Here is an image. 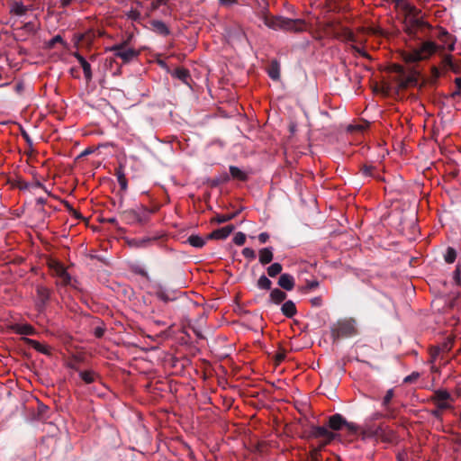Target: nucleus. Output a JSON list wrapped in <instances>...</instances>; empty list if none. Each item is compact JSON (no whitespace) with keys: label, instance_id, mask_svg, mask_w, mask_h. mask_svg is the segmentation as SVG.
I'll list each match as a JSON object with an SVG mask.
<instances>
[{"label":"nucleus","instance_id":"58","mask_svg":"<svg viewBox=\"0 0 461 461\" xmlns=\"http://www.w3.org/2000/svg\"><path fill=\"white\" fill-rule=\"evenodd\" d=\"M70 214H71L72 216H74L75 218H77V219H80V218H82V216H81L80 212H77V210H75L73 207H71V212H70Z\"/></svg>","mask_w":461,"mask_h":461},{"label":"nucleus","instance_id":"16","mask_svg":"<svg viewBox=\"0 0 461 461\" xmlns=\"http://www.w3.org/2000/svg\"><path fill=\"white\" fill-rule=\"evenodd\" d=\"M281 312L286 318H293L297 313L295 303L291 300L285 301L281 307Z\"/></svg>","mask_w":461,"mask_h":461},{"label":"nucleus","instance_id":"7","mask_svg":"<svg viewBox=\"0 0 461 461\" xmlns=\"http://www.w3.org/2000/svg\"><path fill=\"white\" fill-rule=\"evenodd\" d=\"M329 427L332 430H340L345 427L351 434H357L359 429V427L356 423L347 421L339 413L333 414L329 418Z\"/></svg>","mask_w":461,"mask_h":461},{"label":"nucleus","instance_id":"41","mask_svg":"<svg viewBox=\"0 0 461 461\" xmlns=\"http://www.w3.org/2000/svg\"><path fill=\"white\" fill-rule=\"evenodd\" d=\"M61 283L63 285H68L71 282V276L68 273V271H61Z\"/></svg>","mask_w":461,"mask_h":461},{"label":"nucleus","instance_id":"39","mask_svg":"<svg viewBox=\"0 0 461 461\" xmlns=\"http://www.w3.org/2000/svg\"><path fill=\"white\" fill-rule=\"evenodd\" d=\"M57 43H61V44L65 45V42H64V41H63L62 37H61L59 34L56 35V36H55V37H53L50 41H49V42H48V44H47V45H48V47H49L50 49H52V48H54V47H55V45H56Z\"/></svg>","mask_w":461,"mask_h":461},{"label":"nucleus","instance_id":"57","mask_svg":"<svg viewBox=\"0 0 461 461\" xmlns=\"http://www.w3.org/2000/svg\"><path fill=\"white\" fill-rule=\"evenodd\" d=\"M285 352H279L276 356V359L278 363L282 362L285 359Z\"/></svg>","mask_w":461,"mask_h":461},{"label":"nucleus","instance_id":"48","mask_svg":"<svg viewBox=\"0 0 461 461\" xmlns=\"http://www.w3.org/2000/svg\"><path fill=\"white\" fill-rule=\"evenodd\" d=\"M310 302L313 307H321L322 305V298L321 296L312 298Z\"/></svg>","mask_w":461,"mask_h":461},{"label":"nucleus","instance_id":"63","mask_svg":"<svg viewBox=\"0 0 461 461\" xmlns=\"http://www.w3.org/2000/svg\"><path fill=\"white\" fill-rule=\"evenodd\" d=\"M45 202H46V200H45L44 198H42V197H39V198L36 200V203H37V204H41V205L44 204V203H45Z\"/></svg>","mask_w":461,"mask_h":461},{"label":"nucleus","instance_id":"46","mask_svg":"<svg viewBox=\"0 0 461 461\" xmlns=\"http://www.w3.org/2000/svg\"><path fill=\"white\" fill-rule=\"evenodd\" d=\"M419 376H420L419 373L413 372L412 374H411L410 375H407L403 379V383L411 384V383L414 382L415 380H417Z\"/></svg>","mask_w":461,"mask_h":461},{"label":"nucleus","instance_id":"8","mask_svg":"<svg viewBox=\"0 0 461 461\" xmlns=\"http://www.w3.org/2000/svg\"><path fill=\"white\" fill-rule=\"evenodd\" d=\"M431 401L439 410H447L451 408L449 402H454V398L447 390L439 389L433 393Z\"/></svg>","mask_w":461,"mask_h":461},{"label":"nucleus","instance_id":"26","mask_svg":"<svg viewBox=\"0 0 461 461\" xmlns=\"http://www.w3.org/2000/svg\"><path fill=\"white\" fill-rule=\"evenodd\" d=\"M324 447L321 445L312 447L309 453L310 461H323L321 452Z\"/></svg>","mask_w":461,"mask_h":461},{"label":"nucleus","instance_id":"17","mask_svg":"<svg viewBox=\"0 0 461 461\" xmlns=\"http://www.w3.org/2000/svg\"><path fill=\"white\" fill-rule=\"evenodd\" d=\"M393 396H394V390L393 388L389 389L386 391L385 395L384 396L383 401H382V406L387 411V414H386L387 416L393 415V410L390 406V402H391L392 399L393 398Z\"/></svg>","mask_w":461,"mask_h":461},{"label":"nucleus","instance_id":"61","mask_svg":"<svg viewBox=\"0 0 461 461\" xmlns=\"http://www.w3.org/2000/svg\"><path fill=\"white\" fill-rule=\"evenodd\" d=\"M104 221H105L106 222L111 223V224H116V223H117V219H116V218H114V217L105 219Z\"/></svg>","mask_w":461,"mask_h":461},{"label":"nucleus","instance_id":"29","mask_svg":"<svg viewBox=\"0 0 461 461\" xmlns=\"http://www.w3.org/2000/svg\"><path fill=\"white\" fill-rule=\"evenodd\" d=\"M257 285L259 289H262V290H270L271 289V285H272V282L271 280L267 277L265 275H262L258 280V283H257Z\"/></svg>","mask_w":461,"mask_h":461},{"label":"nucleus","instance_id":"1","mask_svg":"<svg viewBox=\"0 0 461 461\" xmlns=\"http://www.w3.org/2000/svg\"><path fill=\"white\" fill-rule=\"evenodd\" d=\"M254 14L263 24L269 29L291 32H301L305 30V21L303 19H291L281 15H272L269 12V4L267 0H256Z\"/></svg>","mask_w":461,"mask_h":461},{"label":"nucleus","instance_id":"18","mask_svg":"<svg viewBox=\"0 0 461 461\" xmlns=\"http://www.w3.org/2000/svg\"><path fill=\"white\" fill-rule=\"evenodd\" d=\"M273 249L271 247L264 248L259 250V262L262 265L269 264L273 260Z\"/></svg>","mask_w":461,"mask_h":461},{"label":"nucleus","instance_id":"4","mask_svg":"<svg viewBox=\"0 0 461 461\" xmlns=\"http://www.w3.org/2000/svg\"><path fill=\"white\" fill-rule=\"evenodd\" d=\"M331 337L334 340L357 335L356 321L354 319L339 320L330 328Z\"/></svg>","mask_w":461,"mask_h":461},{"label":"nucleus","instance_id":"27","mask_svg":"<svg viewBox=\"0 0 461 461\" xmlns=\"http://www.w3.org/2000/svg\"><path fill=\"white\" fill-rule=\"evenodd\" d=\"M187 242L191 246H193L194 248H198V249L203 248L205 245V243H206L205 240L203 239L202 237L198 236V235H191V236H189L188 239H187Z\"/></svg>","mask_w":461,"mask_h":461},{"label":"nucleus","instance_id":"21","mask_svg":"<svg viewBox=\"0 0 461 461\" xmlns=\"http://www.w3.org/2000/svg\"><path fill=\"white\" fill-rule=\"evenodd\" d=\"M114 175L117 177L118 183L121 186V190L125 192L128 188V181L126 179L123 167L120 166L118 168H116Z\"/></svg>","mask_w":461,"mask_h":461},{"label":"nucleus","instance_id":"49","mask_svg":"<svg viewBox=\"0 0 461 461\" xmlns=\"http://www.w3.org/2000/svg\"><path fill=\"white\" fill-rule=\"evenodd\" d=\"M353 49H354V50H355L356 52H357V53H358L359 55H361L362 57H364V58H366V59H371L370 55H369L366 51H365L364 50H362V49H360V48H358V47H355V46L353 47Z\"/></svg>","mask_w":461,"mask_h":461},{"label":"nucleus","instance_id":"36","mask_svg":"<svg viewBox=\"0 0 461 461\" xmlns=\"http://www.w3.org/2000/svg\"><path fill=\"white\" fill-rule=\"evenodd\" d=\"M82 68H83V72H84V75H85V78L86 80V82H90L92 80V69H91V65L86 61L84 62L82 65H81Z\"/></svg>","mask_w":461,"mask_h":461},{"label":"nucleus","instance_id":"53","mask_svg":"<svg viewBox=\"0 0 461 461\" xmlns=\"http://www.w3.org/2000/svg\"><path fill=\"white\" fill-rule=\"evenodd\" d=\"M167 0H155L152 2V9H158L161 5H164L167 3Z\"/></svg>","mask_w":461,"mask_h":461},{"label":"nucleus","instance_id":"62","mask_svg":"<svg viewBox=\"0 0 461 461\" xmlns=\"http://www.w3.org/2000/svg\"><path fill=\"white\" fill-rule=\"evenodd\" d=\"M455 84H456V86H457V88H458L459 90H461V77H456V78L455 79Z\"/></svg>","mask_w":461,"mask_h":461},{"label":"nucleus","instance_id":"59","mask_svg":"<svg viewBox=\"0 0 461 461\" xmlns=\"http://www.w3.org/2000/svg\"><path fill=\"white\" fill-rule=\"evenodd\" d=\"M61 271H67L62 266H58L56 268V274L59 277H61Z\"/></svg>","mask_w":461,"mask_h":461},{"label":"nucleus","instance_id":"43","mask_svg":"<svg viewBox=\"0 0 461 461\" xmlns=\"http://www.w3.org/2000/svg\"><path fill=\"white\" fill-rule=\"evenodd\" d=\"M128 18L131 19L132 21H138L140 18V13L136 9H131L127 14Z\"/></svg>","mask_w":461,"mask_h":461},{"label":"nucleus","instance_id":"45","mask_svg":"<svg viewBox=\"0 0 461 461\" xmlns=\"http://www.w3.org/2000/svg\"><path fill=\"white\" fill-rule=\"evenodd\" d=\"M319 282L317 280H312V281H308L305 287H304V290L305 291H312V290H314L316 289L318 286H319Z\"/></svg>","mask_w":461,"mask_h":461},{"label":"nucleus","instance_id":"30","mask_svg":"<svg viewBox=\"0 0 461 461\" xmlns=\"http://www.w3.org/2000/svg\"><path fill=\"white\" fill-rule=\"evenodd\" d=\"M283 270V267L280 263H273L267 269V275L270 277H276L277 275L281 274Z\"/></svg>","mask_w":461,"mask_h":461},{"label":"nucleus","instance_id":"47","mask_svg":"<svg viewBox=\"0 0 461 461\" xmlns=\"http://www.w3.org/2000/svg\"><path fill=\"white\" fill-rule=\"evenodd\" d=\"M220 5L225 7H230L238 4V0H218Z\"/></svg>","mask_w":461,"mask_h":461},{"label":"nucleus","instance_id":"6","mask_svg":"<svg viewBox=\"0 0 461 461\" xmlns=\"http://www.w3.org/2000/svg\"><path fill=\"white\" fill-rule=\"evenodd\" d=\"M142 212H138L133 209L124 210L121 212L122 220L127 224H133L136 222L144 223L149 218V214L152 212L147 207H141Z\"/></svg>","mask_w":461,"mask_h":461},{"label":"nucleus","instance_id":"22","mask_svg":"<svg viewBox=\"0 0 461 461\" xmlns=\"http://www.w3.org/2000/svg\"><path fill=\"white\" fill-rule=\"evenodd\" d=\"M286 296H287L286 294L278 288L273 289L270 292V295H269L270 301L276 304H279L282 302H284L286 299Z\"/></svg>","mask_w":461,"mask_h":461},{"label":"nucleus","instance_id":"14","mask_svg":"<svg viewBox=\"0 0 461 461\" xmlns=\"http://www.w3.org/2000/svg\"><path fill=\"white\" fill-rule=\"evenodd\" d=\"M151 30L162 36H167L170 34V31L167 24L159 20H152L150 22Z\"/></svg>","mask_w":461,"mask_h":461},{"label":"nucleus","instance_id":"5","mask_svg":"<svg viewBox=\"0 0 461 461\" xmlns=\"http://www.w3.org/2000/svg\"><path fill=\"white\" fill-rule=\"evenodd\" d=\"M128 44L129 41H123L121 43L111 46L106 51L113 52L115 58L122 59L123 64H127L137 59L140 55L139 50L133 48H128Z\"/></svg>","mask_w":461,"mask_h":461},{"label":"nucleus","instance_id":"40","mask_svg":"<svg viewBox=\"0 0 461 461\" xmlns=\"http://www.w3.org/2000/svg\"><path fill=\"white\" fill-rule=\"evenodd\" d=\"M242 255L249 259V260H253L256 258V253L254 251V249H250V248H245L243 249L242 250Z\"/></svg>","mask_w":461,"mask_h":461},{"label":"nucleus","instance_id":"54","mask_svg":"<svg viewBox=\"0 0 461 461\" xmlns=\"http://www.w3.org/2000/svg\"><path fill=\"white\" fill-rule=\"evenodd\" d=\"M73 55L78 60L80 65L86 61V59L78 52H75Z\"/></svg>","mask_w":461,"mask_h":461},{"label":"nucleus","instance_id":"2","mask_svg":"<svg viewBox=\"0 0 461 461\" xmlns=\"http://www.w3.org/2000/svg\"><path fill=\"white\" fill-rule=\"evenodd\" d=\"M436 37L442 43V47L430 41H424L421 43L420 47L404 52L402 55L403 60L406 63H415L429 59L440 48H447L449 51L455 50L456 39L446 29L439 27Z\"/></svg>","mask_w":461,"mask_h":461},{"label":"nucleus","instance_id":"34","mask_svg":"<svg viewBox=\"0 0 461 461\" xmlns=\"http://www.w3.org/2000/svg\"><path fill=\"white\" fill-rule=\"evenodd\" d=\"M17 332L22 335H33L35 333V330L29 324H23L18 327Z\"/></svg>","mask_w":461,"mask_h":461},{"label":"nucleus","instance_id":"50","mask_svg":"<svg viewBox=\"0 0 461 461\" xmlns=\"http://www.w3.org/2000/svg\"><path fill=\"white\" fill-rule=\"evenodd\" d=\"M104 328L103 327H96L95 328L94 334L96 338H102L104 334Z\"/></svg>","mask_w":461,"mask_h":461},{"label":"nucleus","instance_id":"33","mask_svg":"<svg viewBox=\"0 0 461 461\" xmlns=\"http://www.w3.org/2000/svg\"><path fill=\"white\" fill-rule=\"evenodd\" d=\"M456 258V251L455 249L448 247L444 255V259L447 263L451 264Z\"/></svg>","mask_w":461,"mask_h":461},{"label":"nucleus","instance_id":"13","mask_svg":"<svg viewBox=\"0 0 461 461\" xmlns=\"http://www.w3.org/2000/svg\"><path fill=\"white\" fill-rule=\"evenodd\" d=\"M294 285V278L290 274H282L278 279V285L286 291L293 290Z\"/></svg>","mask_w":461,"mask_h":461},{"label":"nucleus","instance_id":"28","mask_svg":"<svg viewBox=\"0 0 461 461\" xmlns=\"http://www.w3.org/2000/svg\"><path fill=\"white\" fill-rule=\"evenodd\" d=\"M29 10L28 6L24 5L23 3L15 2L11 9V12L15 15H24Z\"/></svg>","mask_w":461,"mask_h":461},{"label":"nucleus","instance_id":"23","mask_svg":"<svg viewBox=\"0 0 461 461\" xmlns=\"http://www.w3.org/2000/svg\"><path fill=\"white\" fill-rule=\"evenodd\" d=\"M360 170L365 176H370L378 180L382 179L379 173L377 172V169L372 165H363Z\"/></svg>","mask_w":461,"mask_h":461},{"label":"nucleus","instance_id":"37","mask_svg":"<svg viewBox=\"0 0 461 461\" xmlns=\"http://www.w3.org/2000/svg\"><path fill=\"white\" fill-rule=\"evenodd\" d=\"M155 294L159 300L163 301L164 303H167L169 301L174 300V298H171L161 287H159L156 291Z\"/></svg>","mask_w":461,"mask_h":461},{"label":"nucleus","instance_id":"52","mask_svg":"<svg viewBox=\"0 0 461 461\" xmlns=\"http://www.w3.org/2000/svg\"><path fill=\"white\" fill-rule=\"evenodd\" d=\"M345 35H346V39L348 41H351V42H355L356 41V36H355V34L351 31L347 30L346 32H345Z\"/></svg>","mask_w":461,"mask_h":461},{"label":"nucleus","instance_id":"64","mask_svg":"<svg viewBox=\"0 0 461 461\" xmlns=\"http://www.w3.org/2000/svg\"><path fill=\"white\" fill-rule=\"evenodd\" d=\"M460 95H461V90H459V89L457 88V90H456V91H455V92H453V93H452L451 96H452L453 98H456V96H459Z\"/></svg>","mask_w":461,"mask_h":461},{"label":"nucleus","instance_id":"3","mask_svg":"<svg viewBox=\"0 0 461 461\" xmlns=\"http://www.w3.org/2000/svg\"><path fill=\"white\" fill-rule=\"evenodd\" d=\"M406 11L408 12V16L406 18L404 30L410 37L419 38V32L425 29H429L430 26L426 22L417 17L419 11L414 6L407 5Z\"/></svg>","mask_w":461,"mask_h":461},{"label":"nucleus","instance_id":"10","mask_svg":"<svg viewBox=\"0 0 461 461\" xmlns=\"http://www.w3.org/2000/svg\"><path fill=\"white\" fill-rule=\"evenodd\" d=\"M393 70L399 77L398 86L400 88L405 89L408 86L416 84L417 80H416L415 76H413V75L406 76L405 70H404L403 67H402L401 65H396V64L393 65Z\"/></svg>","mask_w":461,"mask_h":461},{"label":"nucleus","instance_id":"60","mask_svg":"<svg viewBox=\"0 0 461 461\" xmlns=\"http://www.w3.org/2000/svg\"><path fill=\"white\" fill-rule=\"evenodd\" d=\"M72 0H60V5L62 7H67L71 4Z\"/></svg>","mask_w":461,"mask_h":461},{"label":"nucleus","instance_id":"55","mask_svg":"<svg viewBox=\"0 0 461 461\" xmlns=\"http://www.w3.org/2000/svg\"><path fill=\"white\" fill-rule=\"evenodd\" d=\"M22 136L23 138L26 140V142L29 144V145H32V141L29 136V134L25 131H22Z\"/></svg>","mask_w":461,"mask_h":461},{"label":"nucleus","instance_id":"11","mask_svg":"<svg viewBox=\"0 0 461 461\" xmlns=\"http://www.w3.org/2000/svg\"><path fill=\"white\" fill-rule=\"evenodd\" d=\"M36 308L38 309V311L42 312L50 299L51 290L47 288L46 286L38 285L36 286Z\"/></svg>","mask_w":461,"mask_h":461},{"label":"nucleus","instance_id":"31","mask_svg":"<svg viewBox=\"0 0 461 461\" xmlns=\"http://www.w3.org/2000/svg\"><path fill=\"white\" fill-rule=\"evenodd\" d=\"M453 339L451 338H447L443 343H441L440 346L437 347L436 348V352L438 353V352H448L451 350L452 347H453Z\"/></svg>","mask_w":461,"mask_h":461},{"label":"nucleus","instance_id":"25","mask_svg":"<svg viewBox=\"0 0 461 461\" xmlns=\"http://www.w3.org/2000/svg\"><path fill=\"white\" fill-rule=\"evenodd\" d=\"M239 214V212H234L228 214H222V215H216L214 218L212 219V222H216L218 224L224 223L227 221H230L233 220L237 215Z\"/></svg>","mask_w":461,"mask_h":461},{"label":"nucleus","instance_id":"44","mask_svg":"<svg viewBox=\"0 0 461 461\" xmlns=\"http://www.w3.org/2000/svg\"><path fill=\"white\" fill-rule=\"evenodd\" d=\"M149 241V240H132L131 241H130L129 244L131 246L140 248V247H144L145 244L148 243Z\"/></svg>","mask_w":461,"mask_h":461},{"label":"nucleus","instance_id":"19","mask_svg":"<svg viewBox=\"0 0 461 461\" xmlns=\"http://www.w3.org/2000/svg\"><path fill=\"white\" fill-rule=\"evenodd\" d=\"M269 77L275 81L280 79V64L276 59L271 61L267 69Z\"/></svg>","mask_w":461,"mask_h":461},{"label":"nucleus","instance_id":"35","mask_svg":"<svg viewBox=\"0 0 461 461\" xmlns=\"http://www.w3.org/2000/svg\"><path fill=\"white\" fill-rule=\"evenodd\" d=\"M229 180H230V175L227 173H223L221 176H219L218 177H215L212 180V185L217 186L221 184L228 182Z\"/></svg>","mask_w":461,"mask_h":461},{"label":"nucleus","instance_id":"15","mask_svg":"<svg viewBox=\"0 0 461 461\" xmlns=\"http://www.w3.org/2000/svg\"><path fill=\"white\" fill-rule=\"evenodd\" d=\"M78 375H79L80 378L82 379V381L86 384H93L99 378V375L91 369L81 370V371H79Z\"/></svg>","mask_w":461,"mask_h":461},{"label":"nucleus","instance_id":"51","mask_svg":"<svg viewBox=\"0 0 461 461\" xmlns=\"http://www.w3.org/2000/svg\"><path fill=\"white\" fill-rule=\"evenodd\" d=\"M268 239H269V235L267 232H261L258 235V240L262 244L266 243L268 240Z\"/></svg>","mask_w":461,"mask_h":461},{"label":"nucleus","instance_id":"24","mask_svg":"<svg viewBox=\"0 0 461 461\" xmlns=\"http://www.w3.org/2000/svg\"><path fill=\"white\" fill-rule=\"evenodd\" d=\"M230 177L231 176L234 179L240 180V181H247L248 175L241 169H240L236 166H230Z\"/></svg>","mask_w":461,"mask_h":461},{"label":"nucleus","instance_id":"38","mask_svg":"<svg viewBox=\"0 0 461 461\" xmlns=\"http://www.w3.org/2000/svg\"><path fill=\"white\" fill-rule=\"evenodd\" d=\"M246 241V235L243 232H237L233 238V242L238 246H242Z\"/></svg>","mask_w":461,"mask_h":461},{"label":"nucleus","instance_id":"32","mask_svg":"<svg viewBox=\"0 0 461 461\" xmlns=\"http://www.w3.org/2000/svg\"><path fill=\"white\" fill-rule=\"evenodd\" d=\"M28 344L30 346H32V348H33L38 352H41V353H43V354H50V351L47 348V347L42 345L41 343H40L37 340L28 339Z\"/></svg>","mask_w":461,"mask_h":461},{"label":"nucleus","instance_id":"9","mask_svg":"<svg viewBox=\"0 0 461 461\" xmlns=\"http://www.w3.org/2000/svg\"><path fill=\"white\" fill-rule=\"evenodd\" d=\"M309 436L315 438H323V441L319 444L321 445V447H326L335 438V434L333 432L330 431L325 427L321 426H312Z\"/></svg>","mask_w":461,"mask_h":461},{"label":"nucleus","instance_id":"56","mask_svg":"<svg viewBox=\"0 0 461 461\" xmlns=\"http://www.w3.org/2000/svg\"><path fill=\"white\" fill-rule=\"evenodd\" d=\"M68 366L73 370H75L76 372H77L79 374V371H81L77 366V364L76 362H69L68 364Z\"/></svg>","mask_w":461,"mask_h":461},{"label":"nucleus","instance_id":"20","mask_svg":"<svg viewBox=\"0 0 461 461\" xmlns=\"http://www.w3.org/2000/svg\"><path fill=\"white\" fill-rule=\"evenodd\" d=\"M172 76L174 77L178 78L179 80H181L183 83H185V84H188V80L191 78L189 70L187 68H185L182 67L176 68L173 71Z\"/></svg>","mask_w":461,"mask_h":461},{"label":"nucleus","instance_id":"42","mask_svg":"<svg viewBox=\"0 0 461 461\" xmlns=\"http://www.w3.org/2000/svg\"><path fill=\"white\" fill-rule=\"evenodd\" d=\"M453 278L456 285H461V270L459 266H456V269L454 270Z\"/></svg>","mask_w":461,"mask_h":461},{"label":"nucleus","instance_id":"12","mask_svg":"<svg viewBox=\"0 0 461 461\" xmlns=\"http://www.w3.org/2000/svg\"><path fill=\"white\" fill-rule=\"evenodd\" d=\"M235 227L232 224L214 230L207 236V240H225L233 230Z\"/></svg>","mask_w":461,"mask_h":461}]
</instances>
